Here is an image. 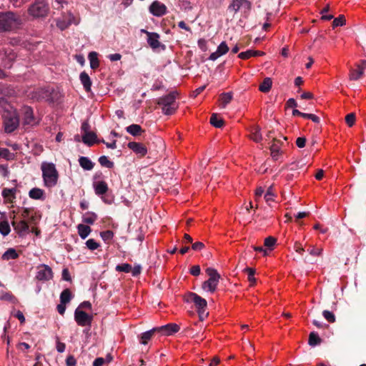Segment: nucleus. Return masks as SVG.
<instances>
[{
  "mask_svg": "<svg viewBox=\"0 0 366 366\" xmlns=\"http://www.w3.org/2000/svg\"><path fill=\"white\" fill-rule=\"evenodd\" d=\"M306 138L304 137H298L296 140V144L299 148H303L305 146Z\"/></svg>",
  "mask_w": 366,
  "mask_h": 366,
  "instance_id": "052dcab7",
  "label": "nucleus"
},
{
  "mask_svg": "<svg viewBox=\"0 0 366 366\" xmlns=\"http://www.w3.org/2000/svg\"><path fill=\"white\" fill-rule=\"evenodd\" d=\"M272 84V79L269 77H266L264 79L263 81L260 84L259 86V91L264 93H267L271 89Z\"/></svg>",
  "mask_w": 366,
  "mask_h": 366,
  "instance_id": "c85d7f7f",
  "label": "nucleus"
},
{
  "mask_svg": "<svg viewBox=\"0 0 366 366\" xmlns=\"http://www.w3.org/2000/svg\"><path fill=\"white\" fill-rule=\"evenodd\" d=\"M160 36L156 32L147 33V43L152 49H157L162 46L163 49L165 48L164 44H161L159 41Z\"/></svg>",
  "mask_w": 366,
  "mask_h": 366,
  "instance_id": "2eb2a0df",
  "label": "nucleus"
},
{
  "mask_svg": "<svg viewBox=\"0 0 366 366\" xmlns=\"http://www.w3.org/2000/svg\"><path fill=\"white\" fill-rule=\"evenodd\" d=\"M126 131L134 137L141 136L144 132V130L141 127V126L136 124H132L127 127Z\"/></svg>",
  "mask_w": 366,
  "mask_h": 366,
  "instance_id": "aec40b11",
  "label": "nucleus"
},
{
  "mask_svg": "<svg viewBox=\"0 0 366 366\" xmlns=\"http://www.w3.org/2000/svg\"><path fill=\"white\" fill-rule=\"evenodd\" d=\"M19 257L16 251L13 248L8 249L2 255L4 260L15 259Z\"/></svg>",
  "mask_w": 366,
  "mask_h": 366,
  "instance_id": "473e14b6",
  "label": "nucleus"
},
{
  "mask_svg": "<svg viewBox=\"0 0 366 366\" xmlns=\"http://www.w3.org/2000/svg\"><path fill=\"white\" fill-rule=\"evenodd\" d=\"M273 197H274V191H273V187L270 186L267 189V192L264 194V199H265L266 202L268 204H269L270 202H273L274 201Z\"/></svg>",
  "mask_w": 366,
  "mask_h": 366,
  "instance_id": "ea45409f",
  "label": "nucleus"
},
{
  "mask_svg": "<svg viewBox=\"0 0 366 366\" xmlns=\"http://www.w3.org/2000/svg\"><path fill=\"white\" fill-rule=\"evenodd\" d=\"M87 248L92 251L97 249L100 245L94 239H89L86 242Z\"/></svg>",
  "mask_w": 366,
  "mask_h": 366,
  "instance_id": "de8ad7c7",
  "label": "nucleus"
},
{
  "mask_svg": "<svg viewBox=\"0 0 366 366\" xmlns=\"http://www.w3.org/2000/svg\"><path fill=\"white\" fill-rule=\"evenodd\" d=\"M44 185L53 187L57 184L59 174L53 163L44 162L41 167Z\"/></svg>",
  "mask_w": 366,
  "mask_h": 366,
  "instance_id": "20e7f679",
  "label": "nucleus"
},
{
  "mask_svg": "<svg viewBox=\"0 0 366 366\" xmlns=\"http://www.w3.org/2000/svg\"><path fill=\"white\" fill-rule=\"evenodd\" d=\"M244 272L248 275V280L251 283H254L256 282V279L254 278L255 269L251 267H246Z\"/></svg>",
  "mask_w": 366,
  "mask_h": 366,
  "instance_id": "37998d69",
  "label": "nucleus"
},
{
  "mask_svg": "<svg viewBox=\"0 0 366 366\" xmlns=\"http://www.w3.org/2000/svg\"><path fill=\"white\" fill-rule=\"evenodd\" d=\"M16 189H8L4 188L2 191V196L3 197L9 201V202H13V199H15V193H16Z\"/></svg>",
  "mask_w": 366,
  "mask_h": 366,
  "instance_id": "c756f323",
  "label": "nucleus"
},
{
  "mask_svg": "<svg viewBox=\"0 0 366 366\" xmlns=\"http://www.w3.org/2000/svg\"><path fill=\"white\" fill-rule=\"evenodd\" d=\"M177 95V92H172L157 99V103L162 106V110L164 114L172 115L176 112L178 108V104L176 102Z\"/></svg>",
  "mask_w": 366,
  "mask_h": 366,
  "instance_id": "7ed1b4c3",
  "label": "nucleus"
},
{
  "mask_svg": "<svg viewBox=\"0 0 366 366\" xmlns=\"http://www.w3.org/2000/svg\"><path fill=\"white\" fill-rule=\"evenodd\" d=\"M11 224L14 230L19 235H21L23 233L28 232L29 228L28 223L24 219L19 222L13 220Z\"/></svg>",
  "mask_w": 366,
  "mask_h": 366,
  "instance_id": "f3484780",
  "label": "nucleus"
},
{
  "mask_svg": "<svg viewBox=\"0 0 366 366\" xmlns=\"http://www.w3.org/2000/svg\"><path fill=\"white\" fill-rule=\"evenodd\" d=\"M185 301L187 302H193L197 310L199 318L203 319L206 308L207 307V302L205 299L199 296L197 294L194 292H189L185 296Z\"/></svg>",
  "mask_w": 366,
  "mask_h": 366,
  "instance_id": "0eeeda50",
  "label": "nucleus"
},
{
  "mask_svg": "<svg viewBox=\"0 0 366 366\" xmlns=\"http://www.w3.org/2000/svg\"><path fill=\"white\" fill-rule=\"evenodd\" d=\"M357 66V69H351L350 71V79L352 81L360 79L364 74V67H360V65Z\"/></svg>",
  "mask_w": 366,
  "mask_h": 366,
  "instance_id": "393cba45",
  "label": "nucleus"
},
{
  "mask_svg": "<svg viewBox=\"0 0 366 366\" xmlns=\"http://www.w3.org/2000/svg\"><path fill=\"white\" fill-rule=\"evenodd\" d=\"M149 11L154 16H162L167 13V6L158 1H154L149 6Z\"/></svg>",
  "mask_w": 366,
  "mask_h": 366,
  "instance_id": "f8f14e48",
  "label": "nucleus"
},
{
  "mask_svg": "<svg viewBox=\"0 0 366 366\" xmlns=\"http://www.w3.org/2000/svg\"><path fill=\"white\" fill-rule=\"evenodd\" d=\"M56 350L61 353L63 352H64L65 349H66V345L64 343V342H61L59 339L57 338V341H56Z\"/></svg>",
  "mask_w": 366,
  "mask_h": 366,
  "instance_id": "0e129e2a",
  "label": "nucleus"
},
{
  "mask_svg": "<svg viewBox=\"0 0 366 366\" xmlns=\"http://www.w3.org/2000/svg\"><path fill=\"white\" fill-rule=\"evenodd\" d=\"M276 242H277V239L272 236H269V237H267V238H265L264 245L265 247H268L269 249H272V247L276 244Z\"/></svg>",
  "mask_w": 366,
  "mask_h": 366,
  "instance_id": "c03bdc74",
  "label": "nucleus"
},
{
  "mask_svg": "<svg viewBox=\"0 0 366 366\" xmlns=\"http://www.w3.org/2000/svg\"><path fill=\"white\" fill-rule=\"evenodd\" d=\"M206 273L209 276V279L202 283V288L214 293L217 290L221 276L217 269L212 267L207 268Z\"/></svg>",
  "mask_w": 366,
  "mask_h": 366,
  "instance_id": "39448f33",
  "label": "nucleus"
},
{
  "mask_svg": "<svg viewBox=\"0 0 366 366\" xmlns=\"http://www.w3.org/2000/svg\"><path fill=\"white\" fill-rule=\"evenodd\" d=\"M355 113H350L345 117V122L347 124L351 127L355 124Z\"/></svg>",
  "mask_w": 366,
  "mask_h": 366,
  "instance_id": "603ef678",
  "label": "nucleus"
},
{
  "mask_svg": "<svg viewBox=\"0 0 366 366\" xmlns=\"http://www.w3.org/2000/svg\"><path fill=\"white\" fill-rule=\"evenodd\" d=\"M251 139L256 142H259L262 140V135L259 132V127H255L254 131L251 134Z\"/></svg>",
  "mask_w": 366,
  "mask_h": 366,
  "instance_id": "8fccbe9b",
  "label": "nucleus"
},
{
  "mask_svg": "<svg viewBox=\"0 0 366 366\" xmlns=\"http://www.w3.org/2000/svg\"><path fill=\"white\" fill-rule=\"evenodd\" d=\"M77 230L79 235L83 239H86L92 232L91 227L84 224H79L77 226Z\"/></svg>",
  "mask_w": 366,
  "mask_h": 366,
  "instance_id": "a878e982",
  "label": "nucleus"
},
{
  "mask_svg": "<svg viewBox=\"0 0 366 366\" xmlns=\"http://www.w3.org/2000/svg\"><path fill=\"white\" fill-rule=\"evenodd\" d=\"M127 147L134 152L139 158H142L147 154V148L143 143L129 142Z\"/></svg>",
  "mask_w": 366,
  "mask_h": 366,
  "instance_id": "9d476101",
  "label": "nucleus"
},
{
  "mask_svg": "<svg viewBox=\"0 0 366 366\" xmlns=\"http://www.w3.org/2000/svg\"><path fill=\"white\" fill-rule=\"evenodd\" d=\"M23 115V124L24 125H33L35 124L33 109L30 107L25 106L21 109Z\"/></svg>",
  "mask_w": 366,
  "mask_h": 366,
  "instance_id": "ddd939ff",
  "label": "nucleus"
},
{
  "mask_svg": "<svg viewBox=\"0 0 366 366\" xmlns=\"http://www.w3.org/2000/svg\"><path fill=\"white\" fill-rule=\"evenodd\" d=\"M76 364V359L73 355H69L66 359V366H75Z\"/></svg>",
  "mask_w": 366,
  "mask_h": 366,
  "instance_id": "13d9d810",
  "label": "nucleus"
},
{
  "mask_svg": "<svg viewBox=\"0 0 366 366\" xmlns=\"http://www.w3.org/2000/svg\"><path fill=\"white\" fill-rule=\"evenodd\" d=\"M79 165L85 170H92L94 167V163L86 157H80L79 159Z\"/></svg>",
  "mask_w": 366,
  "mask_h": 366,
  "instance_id": "b1692460",
  "label": "nucleus"
},
{
  "mask_svg": "<svg viewBox=\"0 0 366 366\" xmlns=\"http://www.w3.org/2000/svg\"><path fill=\"white\" fill-rule=\"evenodd\" d=\"M221 102L223 107H225L232 99V95L231 93H223L221 95Z\"/></svg>",
  "mask_w": 366,
  "mask_h": 366,
  "instance_id": "a19ab883",
  "label": "nucleus"
},
{
  "mask_svg": "<svg viewBox=\"0 0 366 366\" xmlns=\"http://www.w3.org/2000/svg\"><path fill=\"white\" fill-rule=\"evenodd\" d=\"M114 232L112 230H106L100 233V236L102 239L107 242L114 237Z\"/></svg>",
  "mask_w": 366,
  "mask_h": 366,
  "instance_id": "79ce46f5",
  "label": "nucleus"
},
{
  "mask_svg": "<svg viewBox=\"0 0 366 366\" xmlns=\"http://www.w3.org/2000/svg\"><path fill=\"white\" fill-rule=\"evenodd\" d=\"M93 187L95 194L99 196L106 194L109 190L107 183L104 181L95 182Z\"/></svg>",
  "mask_w": 366,
  "mask_h": 366,
  "instance_id": "6ab92c4d",
  "label": "nucleus"
},
{
  "mask_svg": "<svg viewBox=\"0 0 366 366\" xmlns=\"http://www.w3.org/2000/svg\"><path fill=\"white\" fill-rule=\"evenodd\" d=\"M72 297L71 292L69 289L64 290L60 295V302L63 304L69 303Z\"/></svg>",
  "mask_w": 366,
  "mask_h": 366,
  "instance_id": "f704fd0d",
  "label": "nucleus"
},
{
  "mask_svg": "<svg viewBox=\"0 0 366 366\" xmlns=\"http://www.w3.org/2000/svg\"><path fill=\"white\" fill-rule=\"evenodd\" d=\"M204 247V244L202 242H197L192 244V249H194L195 251H200Z\"/></svg>",
  "mask_w": 366,
  "mask_h": 366,
  "instance_id": "69168bd1",
  "label": "nucleus"
},
{
  "mask_svg": "<svg viewBox=\"0 0 366 366\" xmlns=\"http://www.w3.org/2000/svg\"><path fill=\"white\" fill-rule=\"evenodd\" d=\"M20 24L21 19L14 12H0V33L11 31Z\"/></svg>",
  "mask_w": 366,
  "mask_h": 366,
  "instance_id": "f03ea898",
  "label": "nucleus"
},
{
  "mask_svg": "<svg viewBox=\"0 0 366 366\" xmlns=\"http://www.w3.org/2000/svg\"><path fill=\"white\" fill-rule=\"evenodd\" d=\"M81 141L88 147H92L95 143H99L100 142L97 139V136L94 132L83 134L81 137Z\"/></svg>",
  "mask_w": 366,
  "mask_h": 366,
  "instance_id": "a211bd4d",
  "label": "nucleus"
},
{
  "mask_svg": "<svg viewBox=\"0 0 366 366\" xmlns=\"http://www.w3.org/2000/svg\"><path fill=\"white\" fill-rule=\"evenodd\" d=\"M101 166L112 169L114 166V163L110 161L107 156H101L98 159Z\"/></svg>",
  "mask_w": 366,
  "mask_h": 366,
  "instance_id": "c9c22d12",
  "label": "nucleus"
},
{
  "mask_svg": "<svg viewBox=\"0 0 366 366\" xmlns=\"http://www.w3.org/2000/svg\"><path fill=\"white\" fill-rule=\"evenodd\" d=\"M321 342H322V339L319 337L317 333H316L315 332H310V334L309 335V339H308V344L310 346L315 347L316 345H320Z\"/></svg>",
  "mask_w": 366,
  "mask_h": 366,
  "instance_id": "7c9ffc66",
  "label": "nucleus"
},
{
  "mask_svg": "<svg viewBox=\"0 0 366 366\" xmlns=\"http://www.w3.org/2000/svg\"><path fill=\"white\" fill-rule=\"evenodd\" d=\"M209 122L212 126L217 128H222L224 124V121L215 113L212 114Z\"/></svg>",
  "mask_w": 366,
  "mask_h": 366,
  "instance_id": "cd10ccee",
  "label": "nucleus"
},
{
  "mask_svg": "<svg viewBox=\"0 0 366 366\" xmlns=\"http://www.w3.org/2000/svg\"><path fill=\"white\" fill-rule=\"evenodd\" d=\"M74 320L79 326L90 325L92 321V316L85 312L76 308L74 312Z\"/></svg>",
  "mask_w": 366,
  "mask_h": 366,
  "instance_id": "1a4fd4ad",
  "label": "nucleus"
},
{
  "mask_svg": "<svg viewBox=\"0 0 366 366\" xmlns=\"http://www.w3.org/2000/svg\"><path fill=\"white\" fill-rule=\"evenodd\" d=\"M51 92L46 88H36L28 94V97L34 101H49L51 99Z\"/></svg>",
  "mask_w": 366,
  "mask_h": 366,
  "instance_id": "6e6552de",
  "label": "nucleus"
},
{
  "mask_svg": "<svg viewBox=\"0 0 366 366\" xmlns=\"http://www.w3.org/2000/svg\"><path fill=\"white\" fill-rule=\"evenodd\" d=\"M0 107L3 109V123L5 132H13L19 124V119L16 111L8 104L4 99H0Z\"/></svg>",
  "mask_w": 366,
  "mask_h": 366,
  "instance_id": "f257e3e1",
  "label": "nucleus"
},
{
  "mask_svg": "<svg viewBox=\"0 0 366 366\" xmlns=\"http://www.w3.org/2000/svg\"><path fill=\"white\" fill-rule=\"evenodd\" d=\"M115 269L118 272L129 273L132 270V265L128 263L118 264L116 266Z\"/></svg>",
  "mask_w": 366,
  "mask_h": 366,
  "instance_id": "58836bf2",
  "label": "nucleus"
},
{
  "mask_svg": "<svg viewBox=\"0 0 366 366\" xmlns=\"http://www.w3.org/2000/svg\"><path fill=\"white\" fill-rule=\"evenodd\" d=\"M264 54L265 53L263 51L249 49L239 53L238 57L242 59H248L252 56H264Z\"/></svg>",
  "mask_w": 366,
  "mask_h": 366,
  "instance_id": "412c9836",
  "label": "nucleus"
},
{
  "mask_svg": "<svg viewBox=\"0 0 366 366\" xmlns=\"http://www.w3.org/2000/svg\"><path fill=\"white\" fill-rule=\"evenodd\" d=\"M29 196L33 199H44V191L40 188L34 187L29 191Z\"/></svg>",
  "mask_w": 366,
  "mask_h": 366,
  "instance_id": "bb28decb",
  "label": "nucleus"
},
{
  "mask_svg": "<svg viewBox=\"0 0 366 366\" xmlns=\"http://www.w3.org/2000/svg\"><path fill=\"white\" fill-rule=\"evenodd\" d=\"M62 279L65 281H71V276L68 268H64L62 270Z\"/></svg>",
  "mask_w": 366,
  "mask_h": 366,
  "instance_id": "338daca9",
  "label": "nucleus"
},
{
  "mask_svg": "<svg viewBox=\"0 0 366 366\" xmlns=\"http://www.w3.org/2000/svg\"><path fill=\"white\" fill-rule=\"evenodd\" d=\"M229 51V47L225 41H222L217 47V51L221 56L227 54Z\"/></svg>",
  "mask_w": 366,
  "mask_h": 366,
  "instance_id": "a18cd8bd",
  "label": "nucleus"
},
{
  "mask_svg": "<svg viewBox=\"0 0 366 366\" xmlns=\"http://www.w3.org/2000/svg\"><path fill=\"white\" fill-rule=\"evenodd\" d=\"M79 79L86 92L91 91L92 81L88 74L86 71H82L80 74Z\"/></svg>",
  "mask_w": 366,
  "mask_h": 366,
  "instance_id": "4be33fe9",
  "label": "nucleus"
},
{
  "mask_svg": "<svg viewBox=\"0 0 366 366\" xmlns=\"http://www.w3.org/2000/svg\"><path fill=\"white\" fill-rule=\"evenodd\" d=\"M11 231L9 224L7 220H2L0 222V232L4 235L6 236Z\"/></svg>",
  "mask_w": 366,
  "mask_h": 366,
  "instance_id": "4c0bfd02",
  "label": "nucleus"
},
{
  "mask_svg": "<svg viewBox=\"0 0 366 366\" xmlns=\"http://www.w3.org/2000/svg\"><path fill=\"white\" fill-rule=\"evenodd\" d=\"M12 156H13V154H11L8 149H6V148L0 149V157H1L6 159H11Z\"/></svg>",
  "mask_w": 366,
  "mask_h": 366,
  "instance_id": "5fc2aeb1",
  "label": "nucleus"
},
{
  "mask_svg": "<svg viewBox=\"0 0 366 366\" xmlns=\"http://www.w3.org/2000/svg\"><path fill=\"white\" fill-rule=\"evenodd\" d=\"M272 141L273 142L269 147L271 156L274 160H277L281 154V147L283 142L280 139H277L276 137L273 138Z\"/></svg>",
  "mask_w": 366,
  "mask_h": 366,
  "instance_id": "dca6fc26",
  "label": "nucleus"
},
{
  "mask_svg": "<svg viewBox=\"0 0 366 366\" xmlns=\"http://www.w3.org/2000/svg\"><path fill=\"white\" fill-rule=\"evenodd\" d=\"M345 24V19L343 15H340L338 17L335 18L332 21V26H341Z\"/></svg>",
  "mask_w": 366,
  "mask_h": 366,
  "instance_id": "49530a36",
  "label": "nucleus"
},
{
  "mask_svg": "<svg viewBox=\"0 0 366 366\" xmlns=\"http://www.w3.org/2000/svg\"><path fill=\"white\" fill-rule=\"evenodd\" d=\"M142 271V267L140 265H136L134 267H132V270L130 272L132 274L134 277L138 276Z\"/></svg>",
  "mask_w": 366,
  "mask_h": 366,
  "instance_id": "e2e57ef3",
  "label": "nucleus"
},
{
  "mask_svg": "<svg viewBox=\"0 0 366 366\" xmlns=\"http://www.w3.org/2000/svg\"><path fill=\"white\" fill-rule=\"evenodd\" d=\"M156 332H157V328L154 327L149 331L142 333L139 337L140 343L142 345H147Z\"/></svg>",
  "mask_w": 366,
  "mask_h": 366,
  "instance_id": "5701e85b",
  "label": "nucleus"
},
{
  "mask_svg": "<svg viewBox=\"0 0 366 366\" xmlns=\"http://www.w3.org/2000/svg\"><path fill=\"white\" fill-rule=\"evenodd\" d=\"M190 274L194 276L200 274V267L199 265H194L190 269Z\"/></svg>",
  "mask_w": 366,
  "mask_h": 366,
  "instance_id": "680f3d73",
  "label": "nucleus"
},
{
  "mask_svg": "<svg viewBox=\"0 0 366 366\" xmlns=\"http://www.w3.org/2000/svg\"><path fill=\"white\" fill-rule=\"evenodd\" d=\"M241 0H233L228 6V10L236 14L237 12L241 11Z\"/></svg>",
  "mask_w": 366,
  "mask_h": 366,
  "instance_id": "e433bc0d",
  "label": "nucleus"
},
{
  "mask_svg": "<svg viewBox=\"0 0 366 366\" xmlns=\"http://www.w3.org/2000/svg\"><path fill=\"white\" fill-rule=\"evenodd\" d=\"M49 10V4L44 0H35L28 9V13L34 18H40L46 16Z\"/></svg>",
  "mask_w": 366,
  "mask_h": 366,
  "instance_id": "423d86ee",
  "label": "nucleus"
},
{
  "mask_svg": "<svg viewBox=\"0 0 366 366\" xmlns=\"http://www.w3.org/2000/svg\"><path fill=\"white\" fill-rule=\"evenodd\" d=\"M53 277V272L48 265L41 264L38 267L36 278L40 281H48Z\"/></svg>",
  "mask_w": 366,
  "mask_h": 366,
  "instance_id": "9b49d317",
  "label": "nucleus"
},
{
  "mask_svg": "<svg viewBox=\"0 0 366 366\" xmlns=\"http://www.w3.org/2000/svg\"><path fill=\"white\" fill-rule=\"evenodd\" d=\"M105 362H106V360L104 358L97 357L93 362L92 365L93 366H102Z\"/></svg>",
  "mask_w": 366,
  "mask_h": 366,
  "instance_id": "774afa93",
  "label": "nucleus"
},
{
  "mask_svg": "<svg viewBox=\"0 0 366 366\" xmlns=\"http://www.w3.org/2000/svg\"><path fill=\"white\" fill-rule=\"evenodd\" d=\"M157 332H159L164 335H171L177 332L180 327L175 323H169L167 325L156 327Z\"/></svg>",
  "mask_w": 366,
  "mask_h": 366,
  "instance_id": "4468645a",
  "label": "nucleus"
},
{
  "mask_svg": "<svg viewBox=\"0 0 366 366\" xmlns=\"http://www.w3.org/2000/svg\"><path fill=\"white\" fill-rule=\"evenodd\" d=\"M97 215L92 212H88L83 216V222L89 224H93L97 219Z\"/></svg>",
  "mask_w": 366,
  "mask_h": 366,
  "instance_id": "72a5a7b5",
  "label": "nucleus"
},
{
  "mask_svg": "<svg viewBox=\"0 0 366 366\" xmlns=\"http://www.w3.org/2000/svg\"><path fill=\"white\" fill-rule=\"evenodd\" d=\"M91 127L88 122L85 121L82 122L81 126V130L83 132V134L90 133L92 132L90 131Z\"/></svg>",
  "mask_w": 366,
  "mask_h": 366,
  "instance_id": "4d7b16f0",
  "label": "nucleus"
},
{
  "mask_svg": "<svg viewBox=\"0 0 366 366\" xmlns=\"http://www.w3.org/2000/svg\"><path fill=\"white\" fill-rule=\"evenodd\" d=\"M307 252L312 256H320L322 254V249L321 248H315L314 247L310 246L309 248L307 249Z\"/></svg>",
  "mask_w": 366,
  "mask_h": 366,
  "instance_id": "3c124183",
  "label": "nucleus"
},
{
  "mask_svg": "<svg viewBox=\"0 0 366 366\" xmlns=\"http://www.w3.org/2000/svg\"><path fill=\"white\" fill-rule=\"evenodd\" d=\"M223 1L224 0H209L208 4L210 8L217 9L222 5Z\"/></svg>",
  "mask_w": 366,
  "mask_h": 366,
  "instance_id": "6e6d98bb",
  "label": "nucleus"
},
{
  "mask_svg": "<svg viewBox=\"0 0 366 366\" xmlns=\"http://www.w3.org/2000/svg\"><path fill=\"white\" fill-rule=\"evenodd\" d=\"M89 59L90 61V66L92 69H96L99 66V61L97 57V53L92 51L89 54Z\"/></svg>",
  "mask_w": 366,
  "mask_h": 366,
  "instance_id": "2f4dec72",
  "label": "nucleus"
},
{
  "mask_svg": "<svg viewBox=\"0 0 366 366\" xmlns=\"http://www.w3.org/2000/svg\"><path fill=\"white\" fill-rule=\"evenodd\" d=\"M322 315L329 322L333 323L335 322V316L332 312L324 310L322 312Z\"/></svg>",
  "mask_w": 366,
  "mask_h": 366,
  "instance_id": "09e8293b",
  "label": "nucleus"
},
{
  "mask_svg": "<svg viewBox=\"0 0 366 366\" xmlns=\"http://www.w3.org/2000/svg\"><path fill=\"white\" fill-rule=\"evenodd\" d=\"M294 249L295 250L296 252H297L302 255L303 254V252H305V249L302 247V244L298 242H296L295 243Z\"/></svg>",
  "mask_w": 366,
  "mask_h": 366,
  "instance_id": "bf43d9fd",
  "label": "nucleus"
},
{
  "mask_svg": "<svg viewBox=\"0 0 366 366\" xmlns=\"http://www.w3.org/2000/svg\"><path fill=\"white\" fill-rule=\"evenodd\" d=\"M241 11L247 13L251 9V3L247 0H241Z\"/></svg>",
  "mask_w": 366,
  "mask_h": 366,
  "instance_id": "864d4df0",
  "label": "nucleus"
}]
</instances>
